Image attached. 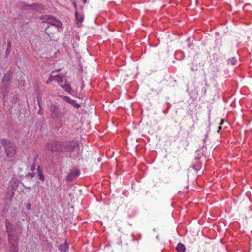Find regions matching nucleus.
<instances>
[{
    "label": "nucleus",
    "mask_w": 252,
    "mask_h": 252,
    "mask_svg": "<svg viewBox=\"0 0 252 252\" xmlns=\"http://www.w3.org/2000/svg\"><path fill=\"white\" fill-rule=\"evenodd\" d=\"M1 144L4 147L5 152L7 156L13 157L16 153V147L14 144L9 140L4 139L1 140Z\"/></svg>",
    "instance_id": "obj_1"
},
{
    "label": "nucleus",
    "mask_w": 252,
    "mask_h": 252,
    "mask_svg": "<svg viewBox=\"0 0 252 252\" xmlns=\"http://www.w3.org/2000/svg\"><path fill=\"white\" fill-rule=\"evenodd\" d=\"M46 21L47 23L51 24V26L46 28V32L48 36H51L52 35L51 30L52 29L53 27L55 26L56 28H61L62 24L59 20L55 18L52 16H48Z\"/></svg>",
    "instance_id": "obj_2"
},
{
    "label": "nucleus",
    "mask_w": 252,
    "mask_h": 252,
    "mask_svg": "<svg viewBox=\"0 0 252 252\" xmlns=\"http://www.w3.org/2000/svg\"><path fill=\"white\" fill-rule=\"evenodd\" d=\"M51 117L52 118H61L65 115V112L62 111L57 106L52 104L50 106Z\"/></svg>",
    "instance_id": "obj_3"
},
{
    "label": "nucleus",
    "mask_w": 252,
    "mask_h": 252,
    "mask_svg": "<svg viewBox=\"0 0 252 252\" xmlns=\"http://www.w3.org/2000/svg\"><path fill=\"white\" fill-rule=\"evenodd\" d=\"M47 149L52 152H59L63 151V145L58 141H52L48 144Z\"/></svg>",
    "instance_id": "obj_4"
},
{
    "label": "nucleus",
    "mask_w": 252,
    "mask_h": 252,
    "mask_svg": "<svg viewBox=\"0 0 252 252\" xmlns=\"http://www.w3.org/2000/svg\"><path fill=\"white\" fill-rule=\"evenodd\" d=\"M9 241L10 245L11 252H18L17 246V238L13 235H10L8 232Z\"/></svg>",
    "instance_id": "obj_5"
},
{
    "label": "nucleus",
    "mask_w": 252,
    "mask_h": 252,
    "mask_svg": "<svg viewBox=\"0 0 252 252\" xmlns=\"http://www.w3.org/2000/svg\"><path fill=\"white\" fill-rule=\"evenodd\" d=\"M78 145L76 142L72 141L66 142L63 146V150L67 152H72L77 150Z\"/></svg>",
    "instance_id": "obj_6"
},
{
    "label": "nucleus",
    "mask_w": 252,
    "mask_h": 252,
    "mask_svg": "<svg viewBox=\"0 0 252 252\" xmlns=\"http://www.w3.org/2000/svg\"><path fill=\"white\" fill-rule=\"evenodd\" d=\"M62 98L63 100L72 105L76 108H79L80 106V105L78 103H76L74 100L71 99L70 97L68 96H62Z\"/></svg>",
    "instance_id": "obj_7"
},
{
    "label": "nucleus",
    "mask_w": 252,
    "mask_h": 252,
    "mask_svg": "<svg viewBox=\"0 0 252 252\" xmlns=\"http://www.w3.org/2000/svg\"><path fill=\"white\" fill-rule=\"evenodd\" d=\"M59 249L61 252H66L68 249V245L65 242L63 244H61L59 246Z\"/></svg>",
    "instance_id": "obj_8"
},
{
    "label": "nucleus",
    "mask_w": 252,
    "mask_h": 252,
    "mask_svg": "<svg viewBox=\"0 0 252 252\" xmlns=\"http://www.w3.org/2000/svg\"><path fill=\"white\" fill-rule=\"evenodd\" d=\"M75 17L78 24L82 22L83 20V16L82 15H80L77 12H76Z\"/></svg>",
    "instance_id": "obj_9"
},
{
    "label": "nucleus",
    "mask_w": 252,
    "mask_h": 252,
    "mask_svg": "<svg viewBox=\"0 0 252 252\" xmlns=\"http://www.w3.org/2000/svg\"><path fill=\"white\" fill-rule=\"evenodd\" d=\"M185 246L181 243L178 244L177 247V250L178 252H184L185 251Z\"/></svg>",
    "instance_id": "obj_10"
},
{
    "label": "nucleus",
    "mask_w": 252,
    "mask_h": 252,
    "mask_svg": "<svg viewBox=\"0 0 252 252\" xmlns=\"http://www.w3.org/2000/svg\"><path fill=\"white\" fill-rule=\"evenodd\" d=\"M61 87L63 89H64V90L67 91L68 93H70L71 89H72L70 85H69L68 84H66L64 85H61Z\"/></svg>",
    "instance_id": "obj_11"
},
{
    "label": "nucleus",
    "mask_w": 252,
    "mask_h": 252,
    "mask_svg": "<svg viewBox=\"0 0 252 252\" xmlns=\"http://www.w3.org/2000/svg\"><path fill=\"white\" fill-rule=\"evenodd\" d=\"M237 62V59L235 57H232L231 58H230L228 60V63L229 64H231L233 65H234L236 64Z\"/></svg>",
    "instance_id": "obj_12"
},
{
    "label": "nucleus",
    "mask_w": 252,
    "mask_h": 252,
    "mask_svg": "<svg viewBox=\"0 0 252 252\" xmlns=\"http://www.w3.org/2000/svg\"><path fill=\"white\" fill-rule=\"evenodd\" d=\"M37 172H38V176L39 178L41 180L44 181V175H43L41 169L39 167L37 168Z\"/></svg>",
    "instance_id": "obj_13"
},
{
    "label": "nucleus",
    "mask_w": 252,
    "mask_h": 252,
    "mask_svg": "<svg viewBox=\"0 0 252 252\" xmlns=\"http://www.w3.org/2000/svg\"><path fill=\"white\" fill-rule=\"evenodd\" d=\"M55 79L54 81H56L58 82L62 83L63 82V78L59 75L54 76Z\"/></svg>",
    "instance_id": "obj_14"
},
{
    "label": "nucleus",
    "mask_w": 252,
    "mask_h": 252,
    "mask_svg": "<svg viewBox=\"0 0 252 252\" xmlns=\"http://www.w3.org/2000/svg\"><path fill=\"white\" fill-rule=\"evenodd\" d=\"M75 175L73 173H71L68 175L66 177V180L68 181H71L73 178L75 177Z\"/></svg>",
    "instance_id": "obj_15"
},
{
    "label": "nucleus",
    "mask_w": 252,
    "mask_h": 252,
    "mask_svg": "<svg viewBox=\"0 0 252 252\" xmlns=\"http://www.w3.org/2000/svg\"><path fill=\"white\" fill-rule=\"evenodd\" d=\"M54 79H55V77L54 75H51L46 81V83L49 84L50 82L54 81Z\"/></svg>",
    "instance_id": "obj_16"
},
{
    "label": "nucleus",
    "mask_w": 252,
    "mask_h": 252,
    "mask_svg": "<svg viewBox=\"0 0 252 252\" xmlns=\"http://www.w3.org/2000/svg\"><path fill=\"white\" fill-rule=\"evenodd\" d=\"M26 208L28 210H30L31 208V205L30 203H28L26 205Z\"/></svg>",
    "instance_id": "obj_17"
},
{
    "label": "nucleus",
    "mask_w": 252,
    "mask_h": 252,
    "mask_svg": "<svg viewBox=\"0 0 252 252\" xmlns=\"http://www.w3.org/2000/svg\"><path fill=\"white\" fill-rule=\"evenodd\" d=\"M221 129V127L220 126H219L218 127V132H219L220 130Z\"/></svg>",
    "instance_id": "obj_18"
},
{
    "label": "nucleus",
    "mask_w": 252,
    "mask_h": 252,
    "mask_svg": "<svg viewBox=\"0 0 252 252\" xmlns=\"http://www.w3.org/2000/svg\"><path fill=\"white\" fill-rule=\"evenodd\" d=\"M223 123H224L223 120H221L220 124L222 125L223 124Z\"/></svg>",
    "instance_id": "obj_19"
},
{
    "label": "nucleus",
    "mask_w": 252,
    "mask_h": 252,
    "mask_svg": "<svg viewBox=\"0 0 252 252\" xmlns=\"http://www.w3.org/2000/svg\"><path fill=\"white\" fill-rule=\"evenodd\" d=\"M83 1L84 3H86L87 2V0H83Z\"/></svg>",
    "instance_id": "obj_20"
},
{
    "label": "nucleus",
    "mask_w": 252,
    "mask_h": 252,
    "mask_svg": "<svg viewBox=\"0 0 252 252\" xmlns=\"http://www.w3.org/2000/svg\"><path fill=\"white\" fill-rule=\"evenodd\" d=\"M8 44L9 46V47H10V43H8Z\"/></svg>",
    "instance_id": "obj_21"
},
{
    "label": "nucleus",
    "mask_w": 252,
    "mask_h": 252,
    "mask_svg": "<svg viewBox=\"0 0 252 252\" xmlns=\"http://www.w3.org/2000/svg\"><path fill=\"white\" fill-rule=\"evenodd\" d=\"M60 71V69H58L57 70H56V71Z\"/></svg>",
    "instance_id": "obj_22"
},
{
    "label": "nucleus",
    "mask_w": 252,
    "mask_h": 252,
    "mask_svg": "<svg viewBox=\"0 0 252 252\" xmlns=\"http://www.w3.org/2000/svg\"><path fill=\"white\" fill-rule=\"evenodd\" d=\"M6 79V77H5L3 79V80H5Z\"/></svg>",
    "instance_id": "obj_23"
},
{
    "label": "nucleus",
    "mask_w": 252,
    "mask_h": 252,
    "mask_svg": "<svg viewBox=\"0 0 252 252\" xmlns=\"http://www.w3.org/2000/svg\"><path fill=\"white\" fill-rule=\"evenodd\" d=\"M76 150H75V151H76ZM77 150H78L77 151H78V152L79 151V150H78V149H77Z\"/></svg>",
    "instance_id": "obj_24"
}]
</instances>
